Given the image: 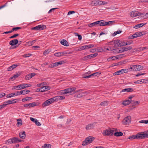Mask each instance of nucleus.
<instances>
[{
  "label": "nucleus",
  "instance_id": "obj_7",
  "mask_svg": "<svg viewBox=\"0 0 148 148\" xmlns=\"http://www.w3.org/2000/svg\"><path fill=\"white\" fill-rule=\"evenodd\" d=\"M27 84H23L20 85L15 86L14 87V89H16L17 90H20L24 89L26 87H28V86H26V85H27Z\"/></svg>",
  "mask_w": 148,
  "mask_h": 148
},
{
  "label": "nucleus",
  "instance_id": "obj_16",
  "mask_svg": "<svg viewBox=\"0 0 148 148\" xmlns=\"http://www.w3.org/2000/svg\"><path fill=\"white\" fill-rule=\"evenodd\" d=\"M133 89L131 88H128L122 89L120 93L122 92H131L133 91Z\"/></svg>",
  "mask_w": 148,
  "mask_h": 148
},
{
  "label": "nucleus",
  "instance_id": "obj_59",
  "mask_svg": "<svg viewBox=\"0 0 148 148\" xmlns=\"http://www.w3.org/2000/svg\"><path fill=\"white\" fill-rule=\"evenodd\" d=\"M31 29L32 30H34L36 31L38 30V26H36L35 27H32Z\"/></svg>",
  "mask_w": 148,
  "mask_h": 148
},
{
  "label": "nucleus",
  "instance_id": "obj_58",
  "mask_svg": "<svg viewBox=\"0 0 148 148\" xmlns=\"http://www.w3.org/2000/svg\"><path fill=\"white\" fill-rule=\"evenodd\" d=\"M26 45L29 46H31L32 45V42L31 41H28L26 43Z\"/></svg>",
  "mask_w": 148,
  "mask_h": 148
},
{
  "label": "nucleus",
  "instance_id": "obj_36",
  "mask_svg": "<svg viewBox=\"0 0 148 148\" xmlns=\"http://www.w3.org/2000/svg\"><path fill=\"white\" fill-rule=\"evenodd\" d=\"M53 99V102L54 101H58L60 100L59 97V96H55L53 98H52Z\"/></svg>",
  "mask_w": 148,
  "mask_h": 148
},
{
  "label": "nucleus",
  "instance_id": "obj_28",
  "mask_svg": "<svg viewBox=\"0 0 148 148\" xmlns=\"http://www.w3.org/2000/svg\"><path fill=\"white\" fill-rule=\"evenodd\" d=\"M131 102V100L130 99H127L123 101V104L125 106H126L129 105Z\"/></svg>",
  "mask_w": 148,
  "mask_h": 148
},
{
  "label": "nucleus",
  "instance_id": "obj_64",
  "mask_svg": "<svg viewBox=\"0 0 148 148\" xmlns=\"http://www.w3.org/2000/svg\"><path fill=\"white\" fill-rule=\"evenodd\" d=\"M114 40L112 41H110V42H109L108 43V45H112L114 44Z\"/></svg>",
  "mask_w": 148,
  "mask_h": 148
},
{
  "label": "nucleus",
  "instance_id": "obj_5",
  "mask_svg": "<svg viewBox=\"0 0 148 148\" xmlns=\"http://www.w3.org/2000/svg\"><path fill=\"white\" fill-rule=\"evenodd\" d=\"M53 102V99L51 98L45 101L42 104V106L43 107H45L49 105L50 104Z\"/></svg>",
  "mask_w": 148,
  "mask_h": 148
},
{
  "label": "nucleus",
  "instance_id": "obj_38",
  "mask_svg": "<svg viewBox=\"0 0 148 148\" xmlns=\"http://www.w3.org/2000/svg\"><path fill=\"white\" fill-rule=\"evenodd\" d=\"M145 24L143 23L138 24L135 25L134 27L136 29H138L140 27L143 26L145 25Z\"/></svg>",
  "mask_w": 148,
  "mask_h": 148
},
{
  "label": "nucleus",
  "instance_id": "obj_6",
  "mask_svg": "<svg viewBox=\"0 0 148 148\" xmlns=\"http://www.w3.org/2000/svg\"><path fill=\"white\" fill-rule=\"evenodd\" d=\"M131 120V116H128L125 117L122 121V123L124 125H128L130 123Z\"/></svg>",
  "mask_w": 148,
  "mask_h": 148
},
{
  "label": "nucleus",
  "instance_id": "obj_32",
  "mask_svg": "<svg viewBox=\"0 0 148 148\" xmlns=\"http://www.w3.org/2000/svg\"><path fill=\"white\" fill-rule=\"evenodd\" d=\"M90 72L88 71V72L84 74V75H82V77L83 78H89L90 77H86L88 76H89L90 75Z\"/></svg>",
  "mask_w": 148,
  "mask_h": 148
},
{
  "label": "nucleus",
  "instance_id": "obj_19",
  "mask_svg": "<svg viewBox=\"0 0 148 148\" xmlns=\"http://www.w3.org/2000/svg\"><path fill=\"white\" fill-rule=\"evenodd\" d=\"M19 136L21 138L24 139L26 137L25 132L24 131L21 132L19 133Z\"/></svg>",
  "mask_w": 148,
  "mask_h": 148
},
{
  "label": "nucleus",
  "instance_id": "obj_61",
  "mask_svg": "<svg viewBox=\"0 0 148 148\" xmlns=\"http://www.w3.org/2000/svg\"><path fill=\"white\" fill-rule=\"evenodd\" d=\"M126 44L124 42H120L121 47L126 45H125Z\"/></svg>",
  "mask_w": 148,
  "mask_h": 148
},
{
  "label": "nucleus",
  "instance_id": "obj_22",
  "mask_svg": "<svg viewBox=\"0 0 148 148\" xmlns=\"http://www.w3.org/2000/svg\"><path fill=\"white\" fill-rule=\"evenodd\" d=\"M61 44L65 46H68L69 45V44L67 41L63 39L60 42Z\"/></svg>",
  "mask_w": 148,
  "mask_h": 148
},
{
  "label": "nucleus",
  "instance_id": "obj_50",
  "mask_svg": "<svg viewBox=\"0 0 148 148\" xmlns=\"http://www.w3.org/2000/svg\"><path fill=\"white\" fill-rule=\"evenodd\" d=\"M21 29V27H15L13 28L12 29V32H13L14 31H16L17 30Z\"/></svg>",
  "mask_w": 148,
  "mask_h": 148
},
{
  "label": "nucleus",
  "instance_id": "obj_27",
  "mask_svg": "<svg viewBox=\"0 0 148 148\" xmlns=\"http://www.w3.org/2000/svg\"><path fill=\"white\" fill-rule=\"evenodd\" d=\"M17 66V65L13 64L8 68V70L9 71H12L14 68H16Z\"/></svg>",
  "mask_w": 148,
  "mask_h": 148
},
{
  "label": "nucleus",
  "instance_id": "obj_10",
  "mask_svg": "<svg viewBox=\"0 0 148 148\" xmlns=\"http://www.w3.org/2000/svg\"><path fill=\"white\" fill-rule=\"evenodd\" d=\"M67 54V53L66 51H63L56 53L54 54V56L57 57H61L66 56Z\"/></svg>",
  "mask_w": 148,
  "mask_h": 148
},
{
  "label": "nucleus",
  "instance_id": "obj_29",
  "mask_svg": "<svg viewBox=\"0 0 148 148\" xmlns=\"http://www.w3.org/2000/svg\"><path fill=\"white\" fill-rule=\"evenodd\" d=\"M90 4L92 6H97L98 5V1H91Z\"/></svg>",
  "mask_w": 148,
  "mask_h": 148
},
{
  "label": "nucleus",
  "instance_id": "obj_33",
  "mask_svg": "<svg viewBox=\"0 0 148 148\" xmlns=\"http://www.w3.org/2000/svg\"><path fill=\"white\" fill-rule=\"evenodd\" d=\"M95 52H101L103 51V49L100 47H99L97 48H95Z\"/></svg>",
  "mask_w": 148,
  "mask_h": 148
},
{
  "label": "nucleus",
  "instance_id": "obj_11",
  "mask_svg": "<svg viewBox=\"0 0 148 148\" xmlns=\"http://www.w3.org/2000/svg\"><path fill=\"white\" fill-rule=\"evenodd\" d=\"M38 105V104L36 103L33 102L29 104H25L24 105V106L26 108H31Z\"/></svg>",
  "mask_w": 148,
  "mask_h": 148
},
{
  "label": "nucleus",
  "instance_id": "obj_12",
  "mask_svg": "<svg viewBox=\"0 0 148 148\" xmlns=\"http://www.w3.org/2000/svg\"><path fill=\"white\" fill-rule=\"evenodd\" d=\"M143 35L142 33L139 32V33L136 32L135 34H133L132 36H129V38L130 39H133L134 38L139 37Z\"/></svg>",
  "mask_w": 148,
  "mask_h": 148
},
{
  "label": "nucleus",
  "instance_id": "obj_44",
  "mask_svg": "<svg viewBox=\"0 0 148 148\" xmlns=\"http://www.w3.org/2000/svg\"><path fill=\"white\" fill-rule=\"evenodd\" d=\"M83 95H82V93L79 94H76L75 95V97L77 98H80V97H83Z\"/></svg>",
  "mask_w": 148,
  "mask_h": 148
},
{
  "label": "nucleus",
  "instance_id": "obj_3",
  "mask_svg": "<svg viewBox=\"0 0 148 148\" xmlns=\"http://www.w3.org/2000/svg\"><path fill=\"white\" fill-rule=\"evenodd\" d=\"M114 130L109 128L104 130L102 133L103 135L105 136H111L113 134Z\"/></svg>",
  "mask_w": 148,
  "mask_h": 148
},
{
  "label": "nucleus",
  "instance_id": "obj_45",
  "mask_svg": "<svg viewBox=\"0 0 148 148\" xmlns=\"http://www.w3.org/2000/svg\"><path fill=\"white\" fill-rule=\"evenodd\" d=\"M119 49L118 48H116L115 49H113L112 50V52L114 53H118L119 52Z\"/></svg>",
  "mask_w": 148,
  "mask_h": 148
},
{
  "label": "nucleus",
  "instance_id": "obj_24",
  "mask_svg": "<svg viewBox=\"0 0 148 148\" xmlns=\"http://www.w3.org/2000/svg\"><path fill=\"white\" fill-rule=\"evenodd\" d=\"M20 75V74L16 73L12 77H10L9 79L10 80H13L14 79L17 78Z\"/></svg>",
  "mask_w": 148,
  "mask_h": 148
},
{
  "label": "nucleus",
  "instance_id": "obj_34",
  "mask_svg": "<svg viewBox=\"0 0 148 148\" xmlns=\"http://www.w3.org/2000/svg\"><path fill=\"white\" fill-rule=\"evenodd\" d=\"M17 121H18L16 124L17 126H20L22 125V122L21 119H17Z\"/></svg>",
  "mask_w": 148,
  "mask_h": 148
},
{
  "label": "nucleus",
  "instance_id": "obj_30",
  "mask_svg": "<svg viewBox=\"0 0 148 148\" xmlns=\"http://www.w3.org/2000/svg\"><path fill=\"white\" fill-rule=\"evenodd\" d=\"M97 53H95L94 54H92L90 55H88V56L89 59H91L92 58H94L95 57L98 55Z\"/></svg>",
  "mask_w": 148,
  "mask_h": 148
},
{
  "label": "nucleus",
  "instance_id": "obj_13",
  "mask_svg": "<svg viewBox=\"0 0 148 148\" xmlns=\"http://www.w3.org/2000/svg\"><path fill=\"white\" fill-rule=\"evenodd\" d=\"M129 69L130 71H137V65H131L129 67Z\"/></svg>",
  "mask_w": 148,
  "mask_h": 148
},
{
  "label": "nucleus",
  "instance_id": "obj_31",
  "mask_svg": "<svg viewBox=\"0 0 148 148\" xmlns=\"http://www.w3.org/2000/svg\"><path fill=\"white\" fill-rule=\"evenodd\" d=\"M30 92V91L27 90H23L20 91V93L21 94L25 95L27 94Z\"/></svg>",
  "mask_w": 148,
  "mask_h": 148
},
{
  "label": "nucleus",
  "instance_id": "obj_54",
  "mask_svg": "<svg viewBox=\"0 0 148 148\" xmlns=\"http://www.w3.org/2000/svg\"><path fill=\"white\" fill-rule=\"evenodd\" d=\"M18 35H19V34H14V35H13V36H10V38H16V37L17 36H18Z\"/></svg>",
  "mask_w": 148,
  "mask_h": 148
},
{
  "label": "nucleus",
  "instance_id": "obj_37",
  "mask_svg": "<svg viewBox=\"0 0 148 148\" xmlns=\"http://www.w3.org/2000/svg\"><path fill=\"white\" fill-rule=\"evenodd\" d=\"M100 22V25L99 26H104L106 25V22H104V21L103 20L99 21Z\"/></svg>",
  "mask_w": 148,
  "mask_h": 148
},
{
  "label": "nucleus",
  "instance_id": "obj_55",
  "mask_svg": "<svg viewBox=\"0 0 148 148\" xmlns=\"http://www.w3.org/2000/svg\"><path fill=\"white\" fill-rule=\"evenodd\" d=\"M35 123L37 125L40 126L41 125L40 123L37 119L36 120V121H35Z\"/></svg>",
  "mask_w": 148,
  "mask_h": 148
},
{
  "label": "nucleus",
  "instance_id": "obj_60",
  "mask_svg": "<svg viewBox=\"0 0 148 148\" xmlns=\"http://www.w3.org/2000/svg\"><path fill=\"white\" fill-rule=\"evenodd\" d=\"M1 107L2 108H3L4 107H5L7 106V104H6V103L5 102H4L3 103V104L2 105H1Z\"/></svg>",
  "mask_w": 148,
  "mask_h": 148
},
{
  "label": "nucleus",
  "instance_id": "obj_47",
  "mask_svg": "<svg viewBox=\"0 0 148 148\" xmlns=\"http://www.w3.org/2000/svg\"><path fill=\"white\" fill-rule=\"evenodd\" d=\"M49 52L50 51L49 50L47 49L44 51L43 54L44 56H46L49 53Z\"/></svg>",
  "mask_w": 148,
  "mask_h": 148
},
{
  "label": "nucleus",
  "instance_id": "obj_43",
  "mask_svg": "<svg viewBox=\"0 0 148 148\" xmlns=\"http://www.w3.org/2000/svg\"><path fill=\"white\" fill-rule=\"evenodd\" d=\"M137 71L142 70L143 69V66H142L141 65H137Z\"/></svg>",
  "mask_w": 148,
  "mask_h": 148
},
{
  "label": "nucleus",
  "instance_id": "obj_9",
  "mask_svg": "<svg viewBox=\"0 0 148 148\" xmlns=\"http://www.w3.org/2000/svg\"><path fill=\"white\" fill-rule=\"evenodd\" d=\"M142 14L141 13L139 12L138 11H134L131 12L130 15L132 17H134L137 16H140Z\"/></svg>",
  "mask_w": 148,
  "mask_h": 148
},
{
  "label": "nucleus",
  "instance_id": "obj_20",
  "mask_svg": "<svg viewBox=\"0 0 148 148\" xmlns=\"http://www.w3.org/2000/svg\"><path fill=\"white\" fill-rule=\"evenodd\" d=\"M38 30H41L46 28V27L44 25H38Z\"/></svg>",
  "mask_w": 148,
  "mask_h": 148
},
{
  "label": "nucleus",
  "instance_id": "obj_8",
  "mask_svg": "<svg viewBox=\"0 0 148 148\" xmlns=\"http://www.w3.org/2000/svg\"><path fill=\"white\" fill-rule=\"evenodd\" d=\"M128 72V69H123L114 72L113 74L114 75H118L125 73H127Z\"/></svg>",
  "mask_w": 148,
  "mask_h": 148
},
{
  "label": "nucleus",
  "instance_id": "obj_18",
  "mask_svg": "<svg viewBox=\"0 0 148 148\" xmlns=\"http://www.w3.org/2000/svg\"><path fill=\"white\" fill-rule=\"evenodd\" d=\"M120 40H114V47H121L120 44Z\"/></svg>",
  "mask_w": 148,
  "mask_h": 148
},
{
  "label": "nucleus",
  "instance_id": "obj_52",
  "mask_svg": "<svg viewBox=\"0 0 148 148\" xmlns=\"http://www.w3.org/2000/svg\"><path fill=\"white\" fill-rule=\"evenodd\" d=\"M44 88L45 90V91L50 89V87L49 86H44Z\"/></svg>",
  "mask_w": 148,
  "mask_h": 148
},
{
  "label": "nucleus",
  "instance_id": "obj_56",
  "mask_svg": "<svg viewBox=\"0 0 148 148\" xmlns=\"http://www.w3.org/2000/svg\"><path fill=\"white\" fill-rule=\"evenodd\" d=\"M31 55V54H29V53H28L27 54H25L23 56V57H25V58L28 57H29V56H30Z\"/></svg>",
  "mask_w": 148,
  "mask_h": 148
},
{
  "label": "nucleus",
  "instance_id": "obj_21",
  "mask_svg": "<svg viewBox=\"0 0 148 148\" xmlns=\"http://www.w3.org/2000/svg\"><path fill=\"white\" fill-rule=\"evenodd\" d=\"M101 73L99 72H97L95 73H93L92 74H90L89 76L87 77H92L95 76H98Z\"/></svg>",
  "mask_w": 148,
  "mask_h": 148
},
{
  "label": "nucleus",
  "instance_id": "obj_62",
  "mask_svg": "<svg viewBox=\"0 0 148 148\" xmlns=\"http://www.w3.org/2000/svg\"><path fill=\"white\" fill-rule=\"evenodd\" d=\"M133 41L132 40H130L126 43V45H130L132 43Z\"/></svg>",
  "mask_w": 148,
  "mask_h": 148
},
{
  "label": "nucleus",
  "instance_id": "obj_15",
  "mask_svg": "<svg viewBox=\"0 0 148 148\" xmlns=\"http://www.w3.org/2000/svg\"><path fill=\"white\" fill-rule=\"evenodd\" d=\"M12 143H15L19 142H21L22 141L21 140L19 139L18 138L16 137L12 138Z\"/></svg>",
  "mask_w": 148,
  "mask_h": 148
},
{
  "label": "nucleus",
  "instance_id": "obj_53",
  "mask_svg": "<svg viewBox=\"0 0 148 148\" xmlns=\"http://www.w3.org/2000/svg\"><path fill=\"white\" fill-rule=\"evenodd\" d=\"M12 138L9 139L8 140L6 141V142L5 143H7V142L8 143V144H11L12 143Z\"/></svg>",
  "mask_w": 148,
  "mask_h": 148
},
{
  "label": "nucleus",
  "instance_id": "obj_51",
  "mask_svg": "<svg viewBox=\"0 0 148 148\" xmlns=\"http://www.w3.org/2000/svg\"><path fill=\"white\" fill-rule=\"evenodd\" d=\"M100 105L102 106H105L107 105V101H104L101 102Z\"/></svg>",
  "mask_w": 148,
  "mask_h": 148
},
{
  "label": "nucleus",
  "instance_id": "obj_23",
  "mask_svg": "<svg viewBox=\"0 0 148 148\" xmlns=\"http://www.w3.org/2000/svg\"><path fill=\"white\" fill-rule=\"evenodd\" d=\"M94 125L93 124H90L86 125V130H90L94 128Z\"/></svg>",
  "mask_w": 148,
  "mask_h": 148
},
{
  "label": "nucleus",
  "instance_id": "obj_1",
  "mask_svg": "<svg viewBox=\"0 0 148 148\" xmlns=\"http://www.w3.org/2000/svg\"><path fill=\"white\" fill-rule=\"evenodd\" d=\"M148 138V131L144 132L143 133H138L136 135H132L129 137V139L132 140L134 139L146 138Z\"/></svg>",
  "mask_w": 148,
  "mask_h": 148
},
{
  "label": "nucleus",
  "instance_id": "obj_17",
  "mask_svg": "<svg viewBox=\"0 0 148 148\" xmlns=\"http://www.w3.org/2000/svg\"><path fill=\"white\" fill-rule=\"evenodd\" d=\"M18 42V41L17 39H15L11 40L9 42V44L11 46H14L16 45Z\"/></svg>",
  "mask_w": 148,
  "mask_h": 148
},
{
  "label": "nucleus",
  "instance_id": "obj_46",
  "mask_svg": "<svg viewBox=\"0 0 148 148\" xmlns=\"http://www.w3.org/2000/svg\"><path fill=\"white\" fill-rule=\"evenodd\" d=\"M140 123H145V124L148 123V119L147 120H143L140 121Z\"/></svg>",
  "mask_w": 148,
  "mask_h": 148
},
{
  "label": "nucleus",
  "instance_id": "obj_40",
  "mask_svg": "<svg viewBox=\"0 0 148 148\" xmlns=\"http://www.w3.org/2000/svg\"><path fill=\"white\" fill-rule=\"evenodd\" d=\"M132 47L131 46L129 47H123L124 50V51H127L129 50H130L132 49Z\"/></svg>",
  "mask_w": 148,
  "mask_h": 148
},
{
  "label": "nucleus",
  "instance_id": "obj_63",
  "mask_svg": "<svg viewBox=\"0 0 148 148\" xmlns=\"http://www.w3.org/2000/svg\"><path fill=\"white\" fill-rule=\"evenodd\" d=\"M119 53H122L124 51V50L123 47L122 48H119Z\"/></svg>",
  "mask_w": 148,
  "mask_h": 148
},
{
  "label": "nucleus",
  "instance_id": "obj_39",
  "mask_svg": "<svg viewBox=\"0 0 148 148\" xmlns=\"http://www.w3.org/2000/svg\"><path fill=\"white\" fill-rule=\"evenodd\" d=\"M32 99V98L31 97H26L22 99V100L23 101H25L30 100Z\"/></svg>",
  "mask_w": 148,
  "mask_h": 148
},
{
  "label": "nucleus",
  "instance_id": "obj_48",
  "mask_svg": "<svg viewBox=\"0 0 148 148\" xmlns=\"http://www.w3.org/2000/svg\"><path fill=\"white\" fill-rule=\"evenodd\" d=\"M121 32V30L117 31L116 32H115L113 34V36H116V34L120 33Z\"/></svg>",
  "mask_w": 148,
  "mask_h": 148
},
{
  "label": "nucleus",
  "instance_id": "obj_14",
  "mask_svg": "<svg viewBox=\"0 0 148 148\" xmlns=\"http://www.w3.org/2000/svg\"><path fill=\"white\" fill-rule=\"evenodd\" d=\"M35 75L36 73H32L27 74L25 76V79L26 80H29L34 76Z\"/></svg>",
  "mask_w": 148,
  "mask_h": 148
},
{
  "label": "nucleus",
  "instance_id": "obj_57",
  "mask_svg": "<svg viewBox=\"0 0 148 148\" xmlns=\"http://www.w3.org/2000/svg\"><path fill=\"white\" fill-rule=\"evenodd\" d=\"M82 59L83 60H86L89 59V58H88V55L84 57L83 58H82Z\"/></svg>",
  "mask_w": 148,
  "mask_h": 148
},
{
  "label": "nucleus",
  "instance_id": "obj_4",
  "mask_svg": "<svg viewBox=\"0 0 148 148\" xmlns=\"http://www.w3.org/2000/svg\"><path fill=\"white\" fill-rule=\"evenodd\" d=\"M94 139V138L93 137H88L86 138L85 141L83 142L82 145H86L87 144L92 143Z\"/></svg>",
  "mask_w": 148,
  "mask_h": 148
},
{
  "label": "nucleus",
  "instance_id": "obj_25",
  "mask_svg": "<svg viewBox=\"0 0 148 148\" xmlns=\"http://www.w3.org/2000/svg\"><path fill=\"white\" fill-rule=\"evenodd\" d=\"M100 21H97L95 22L90 23L88 24L89 27H93L96 26L99 23Z\"/></svg>",
  "mask_w": 148,
  "mask_h": 148
},
{
  "label": "nucleus",
  "instance_id": "obj_26",
  "mask_svg": "<svg viewBox=\"0 0 148 148\" xmlns=\"http://www.w3.org/2000/svg\"><path fill=\"white\" fill-rule=\"evenodd\" d=\"M16 100V99H14V100H8L7 101H5L6 103L7 104V105L8 104H11L13 103H16V101H15V102H13V101Z\"/></svg>",
  "mask_w": 148,
  "mask_h": 148
},
{
  "label": "nucleus",
  "instance_id": "obj_2",
  "mask_svg": "<svg viewBox=\"0 0 148 148\" xmlns=\"http://www.w3.org/2000/svg\"><path fill=\"white\" fill-rule=\"evenodd\" d=\"M76 89V88L75 87L68 88L59 91L58 92V94L59 95L67 94H71L72 92L75 91Z\"/></svg>",
  "mask_w": 148,
  "mask_h": 148
},
{
  "label": "nucleus",
  "instance_id": "obj_41",
  "mask_svg": "<svg viewBox=\"0 0 148 148\" xmlns=\"http://www.w3.org/2000/svg\"><path fill=\"white\" fill-rule=\"evenodd\" d=\"M115 23V21H111L106 22V25H110Z\"/></svg>",
  "mask_w": 148,
  "mask_h": 148
},
{
  "label": "nucleus",
  "instance_id": "obj_42",
  "mask_svg": "<svg viewBox=\"0 0 148 148\" xmlns=\"http://www.w3.org/2000/svg\"><path fill=\"white\" fill-rule=\"evenodd\" d=\"M42 147V148H51V145L49 144H45Z\"/></svg>",
  "mask_w": 148,
  "mask_h": 148
},
{
  "label": "nucleus",
  "instance_id": "obj_49",
  "mask_svg": "<svg viewBox=\"0 0 148 148\" xmlns=\"http://www.w3.org/2000/svg\"><path fill=\"white\" fill-rule=\"evenodd\" d=\"M143 80L140 79L137 80L134 82V83L135 84H140L141 83H143Z\"/></svg>",
  "mask_w": 148,
  "mask_h": 148
},
{
  "label": "nucleus",
  "instance_id": "obj_35",
  "mask_svg": "<svg viewBox=\"0 0 148 148\" xmlns=\"http://www.w3.org/2000/svg\"><path fill=\"white\" fill-rule=\"evenodd\" d=\"M114 135L116 136H120L123 135V133L121 132H117L114 134Z\"/></svg>",
  "mask_w": 148,
  "mask_h": 148
}]
</instances>
